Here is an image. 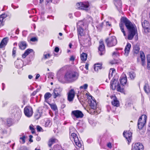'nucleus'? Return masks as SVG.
<instances>
[{"mask_svg":"<svg viewBox=\"0 0 150 150\" xmlns=\"http://www.w3.org/2000/svg\"><path fill=\"white\" fill-rule=\"evenodd\" d=\"M50 141H51L52 143L53 144L55 143V141H56V139L54 138H52L50 139Z\"/></svg>","mask_w":150,"mask_h":150,"instance_id":"obj_50","label":"nucleus"},{"mask_svg":"<svg viewBox=\"0 0 150 150\" xmlns=\"http://www.w3.org/2000/svg\"><path fill=\"white\" fill-rule=\"evenodd\" d=\"M111 98L113 99V100L112 101V104L115 106H118L119 105V102L117 99L116 97L115 96H112Z\"/></svg>","mask_w":150,"mask_h":150,"instance_id":"obj_20","label":"nucleus"},{"mask_svg":"<svg viewBox=\"0 0 150 150\" xmlns=\"http://www.w3.org/2000/svg\"><path fill=\"white\" fill-rule=\"evenodd\" d=\"M106 43L108 47H112L115 45L117 43L116 38L112 36L107 38L105 40Z\"/></svg>","mask_w":150,"mask_h":150,"instance_id":"obj_5","label":"nucleus"},{"mask_svg":"<svg viewBox=\"0 0 150 150\" xmlns=\"http://www.w3.org/2000/svg\"><path fill=\"white\" fill-rule=\"evenodd\" d=\"M71 113L76 118H81L83 116V115L82 112L79 110L73 111Z\"/></svg>","mask_w":150,"mask_h":150,"instance_id":"obj_14","label":"nucleus"},{"mask_svg":"<svg viewBox=\"0 0 150 150\" xmlns=\"http://www.w3.org/2000/svg\"><path fill=\"white\" fill-rule=\"evenodd\" d=\"M29 128H30V129L31 130V131H32V133L33 134L35 133V129H34V128H33V127H32L31 126V125H30L29 126Z\"/></svg>","mask_w":150,"mask_h":150,"instance_id":"obj_47","label":"nucleus"},{"mask_svg":"<svg viewBox=\"0 0 150 150\" xmlns=\"http://www.w3.org/2000/svg\"><path fill=\"white\" fill-rule=\"evenodd\" d=\"M37 39L35 37L32 38L30 40L32 42H35L37 41Z\"/></svg>","mask_w":150,"mask_h":150,"instance_id":"obj_49","label":"nucleus"},{"mask_svg":"<svg viewBox=\"0 0 150 150\" xmlns=\"http://www.w3.org/2000/svg\"><path fill=\"white\" fill-rule=\"evenodd\" d=\"M131 47V45L129 43H128L125 47V55L127 56H128L130 51V49Z\"/></svg>","mask_w":150,"mask_h":150,"instance_id":"obj_21","label":"nucleus"},{"mask_svg":"<svg viewBox=\"0 0 150 150\" xmlns=\"http://www.w3.org/2000/svg\"><path fill=\"white\" fill-rule=\"evenodd\" d=\"M114 73H115V69L113 68L111 69L110 70L109 74V79L111 76L112 77V76L113 74Z\"/></svg>","mask_w":150,"mask_h":150,"instance_id":"obj_34","label":"nucleus"},{"mask_svg":"<svg viewBox=\"0 0 150 150\" xmlns=\"http://www.w3.org/2000/svg\"><path fill=\"white\" fill-rule=\"evenodd\" d=\"M80 57L81 60L83 61H85L87 59V55L86 53H83L81 55Z\"/></svg>","mask_w":150,"mask_h":150,"instance_id":"obj_30","label":"nucleus"},{"mask_svg":"<svg viewBox=\"0 0 150 150\" xmlns=\"http://www.w3.org/2000/svg\"><path fill=\"white\" fill-rule=\"evenodd\" d=\"M51 94L49 92L46 93L44 95V98L45 100H48L51 96Z\"/></svg>","mask_w":150,"mask_h":150,"instance_id":"obj_36","label":"nucleus"},{"mask_svg":"<svg viewBox=\"0 0 150 150\" xmlns=\"http://www.w3.org/2000/svg\"><path fill=\"white\" fill-rule=\"evenodd\" d=\"M48 77L49 78H51L52 79H53V76H54V74L52 73H49L48 74Z\"/></svg>","mask_w":150,"mask_h":150,"instance_id":"obj_45","label":"nucleus"},{"mask_svg":"<svg viewBox=\"0 0 150 150\" xmlns=\"http://www.w3.org/2000/svg\"><path fill=\"white\" fill-rule=\"evenodd\" d=\"M84 25L83 22L82 21H80L77 23L78 28V38L79 39V35L81 36H84L85 34L84 31L82 27Z\"/></svg>","mask_w":150,"mask_h":150,"instance_id":"obj_7","label":"nucleus"},{"mask_svg":"<svg viewBox=\"0 0 150 150\" xmlns=\"http://www.w3.org/2000/svg\"><path fill=\"white\" fill-rule=\"evenodd\" d=\"M7 43V40L6 38H4L2 40L0 44V48H2L5 46Z\"/></svg>","mask_w":150,"mask_h":150,"instance_id":"obj_28","label":"nucleus"},{"mask_svg":"<svg viewBox=\"0 0 150 150\" xmlns=\"http://www.w3.org/2000/svg\"><path fill=\"white\" fill-rule=\"evenodd\" d=\"M88 64H86L85 66V68L87 69L88 70Z\"/></svg>","mask_w":150,"mask_h":150,"instance_id":"obj_58","label":"nucleus"},{"mask_svg":"<svg viewBox=\"0 0 150 150\" xmlns=\"http://www.w3.org/2000/svg\"><path fill=\"white\" fill-rule=\"evenodd\" d=\"M144 89L146 93H149L150 92V85L148 83H146L144 87Z\"/></svg>","mask_w":150,"mask_h":150,"instance_id":"obj_26","label":"nucleus"},{"mask_svg":"<svg viewBox=\"0 0 150 150\" xmlns=\"http://www.w3.org/2000/svg\"><path fill=\"white\" fill-rule=\"evenodd\" d=\"M119 55V53L117 52H114L112 54V56L114 58L117 57Z\"/></svg>","mask_w":150,"mask_h":150,"instance_id":"obj_40","label":"nucleus"},{"mask_svg":"<svg viewBox=\"0 0 150 150\" xmlns=\"http://www.w3.org/2000/svg\"><path fill=\"white\" fill-rule=\"evenodd\" d=\"M140 57L141 59V61L142 62V65L143 66H145L146 65L145 64V57L144 53L141 51L140 52Z\"/></svg>","mask_w":150,"mask_h":150,"instance_id":"obj_18","label":"nucleus"},{"mask_svg":"<svg viewBox=\"0 0 150 150\" xmlns=\"http://www.w3.org/2000/svg\"><path fill=\"white\" fill-rule=\"evenodd\" d=\"M50 55L49 54H45L43 55V57L42 58V59H48L50 57Z\"/></svg>","mask_w":150,"mask_h":150,"instance_id":"obj_41","label":"nucleus"},{"mask_svg":"<svg viewBox=\"0 0 150 150\" xmlns=\"http://www.w3.org/2000/svg\"><path fill=\"white\" fill-rule=\"evenodd\" d=\"M70 138L72 140H74L76 145L78 147V150H83L84 146L81 142H80L77 135L74 133L71 134Z\"/></svg>","mask_w":150,"mask_h":150,"instance_id":"obj_4","label":"nucleus"},{"mask_svg":"<svg viewBox=\"0 0 150 150\" xmlns=\"http://www.w3.org/2000/svg\"><path fill=\"white\" fill-rule=\"evenodd\" d=\"M29 137H30L29 141L30 142H33V140H32L31 139H32V138H33V136L32 135H30L29 136Z\"/></svg>","mask_w":150,"mask_h":150,"instance_id":"obj_57","label":"nucleus"},{"mask_svg":"<svg viewBox=\"0 0 150 150\" xmlns=\"http://www.w3.org/2000/svg\"><path fill=\"white\" fill-rule=\"evenodd\" d=\"M7 17V15L3 14L0 16V27L2 24L3 19Z\"/></svg>","mask_w":150,"mask_h":150,"instance_id":"obj_32","label":"nucleus"},{"mask_svg":"<svg viewBox=\"0 0 150 150\" xmlns=\"http://www.w3.org/2000/svg\"><path fill=\"white\" fill-rule=\"evenodd\" d=\"M89 6V4L87 2L79 3L76 4V6L79 8L86 11L88 10Z\"/></svg>","mask_w":150,"mask_h":150,"instance_id":"obj_8","label":"nucleus"},{"mask_svg":"<svg viewBox=\"0 0 150 150\" xmlns=\"http://www.w3.org/2000/svg\"><path fill=\"white\" fill-rule=\"evenodd\" d=\"M107 146L110 148H111V144L110 143H109L107 144Z\"/></svg>","mask_w":150,"mask_h":150,"instance_id":"obj_56","label":"nucleus"},{"mask_svg":"<svg viewBox=\"0 0 150 150\" xmlns=\"http://www.w3.org/2000/svg\"><path fill=\"white\" fill-rule=\"evenodd\" d=\"M129 75L130 78L132 79H134L135 76V74L133 72H129Z\"/></svg>","mask_w":150,"mask_h":150,"instance_id":"obj_39","label":"nucleus"},{"mask_svg":"<svg viewBox=\"0 0 150 150\" xmlns=\"http://www.w3.org/2000/svg\"><path fill=\"white\" fill-rule=\"evenodd\" d=\"M124 136L127 140L129 143L130 142L132 139V133L130 131H124L123 133Z\"/></svg>","mask_w":150,"mask_h":150,"instance_id":"obj_16","label":"nucleus"},{"mask_svg":"<svg viewBox=\"0 0 150 150\" xmlns=\"http://www.w3.org/2000/svg\"><path fill=\"white\" fill-rule=\"evenodd\" d=\"M33 50L31 49H28L22 55V57L23 58H25L26 56L28 55L30 53L32 52Z\"/></svg>","mask_w":150,"mask_h":150,"instance_id":"obj_25","label":"nucleus"},{"mask_svg":"<svg viewBox=\"0 0 150 150\" xmlns=\"http://www.w3.org/2000/svg\"><path fill=\"white\" fill-rule=\"evenodd\" d=\"M49 104L52 109L54 110H56L57 109V107L56 105L50 104Z\"/></svg>","mask_w":150,"mask_h":150,"instance_id":"obj_38","label":"nucleus"},{"mask_svg":"<svg viewBox=\"0 0 150 150\" xmlns=\"http://www.w3.org/2000/svg\"><path fill=\"white\" fill-rule=\"evenodd\" d=\"M51 125V122L50 120H47L45 124V126L46 127H48L50 126Z\"/></svg>","mask_w":150,"mask_h":150,"instance_id":"obj_42","label":"nucleus"},{"mask_svg":"<svg viewBox=\"0 0 150 150\" xmlns=\"http://www.w3.org/2000/svg\"><path fill=\"white\" fill-rule=\"evenodd\" d=\"M36 127L38 131L41 132L43 131L42 128L40 126H37Z\"/></svg>","mask_w":150,"mask_h":150,"instance_id":"obj_46","label":"nucleus"},{"mask_svg":"<svg viewBox=\"0 0 150 150\" xmlns=\"http://www.w3.org/2000/svg\"><path fill=\"white\" fill-rule=\"evenodd\" d=\"M40 137H38L37 138H36V140L38 141H39V140H40Z\"/></svg>","mask_w":150,"mask_h":150,"instance_id":"obj_64","label":"nucleus"},{"mask_svg":"<svg viewBox=\"0 0 150 150\" xmlns=\"http://www.w3.org/2000/svg\"><path fill=\"white\" fill-rule=\"evenodd\" d=\"M122 20L125 23V25L129 31L128 39L129 40H132L137 32L136 26L134 25L133 24L129 21L125 17H122Z\"/></svg>","mask_w":150,"mask_h":150,"instance_id":"obj_1","label":"nucleus"},{"mask_svg":"<svg viewBox=\"0 0 150 150\" xmlns=\"http://www.w3.org/2000/svg\"><path fill=\"white\" fill-rule=\"evenodd\" d=\"M18 45L21 49L24 50L26 48L27 44L25 42L22 41L18 43Z\"/></svg>","mask_w":150,"mask_h":150,"instance_id":"obj_23","label":"nucleus"},{"mask_svg":"<svg viewBox=\"0 0 150 150\" xmlns=\"http://www.w3.org/2000/svg\"><path fill=\"white\" fill-rule=\"evenodd\" d=\"M101 68V65L100 64H98L95 65L94 69L95 71H98L99 69H100Z\"/></svg>","mask_w":150,"mask_h":150,"instance_id":"obj_33","label":"nucleus"},{"mask_svg":"<svg viewBox=\"0 0 150 150\" xmlns=\"http://www.w3.org/2000/svg\"><path fill=\"white\" fill-rule=\"evenodd\" d=\"M139 51V46L138 45H135L134 47L133 52L134 53L138 54Z\"/></svg>","mask_w":150,"mask_h":150,"instance_id":"obj_31","label":"nucleus"},{"mask_svg":"<svg viewBox=\"0 0 150 150\" xmlns=\"http://www.w3.org/2000/svg\"><path fill=\"white\" fill-rule=\"evenodd\" d=\"M53 144V143H52L51 141H49L48 144L50 147Z\"/></svg>","mask_w":150,"mask_h":150,"instance_id":"obj_55","label":"nucleus"},{"mask_svg":"<svg viewBox=\"0 0 150 150\" xmlns=\"http://www.w3.org/2000/svg\"><path fill=\"white\" fill-rule=\"evenodd\" d=\"M59 49L58 47H55V49H54V51L55 52H59Z\"/></svg>","mask_w":150,"mask_h":150,"instance_id":"obj_53","label":"nucleus"},{"mask_svg":"<svg viewBox=\"0 0 150 150\" xmlns=\"http://www.w3.org/2000/svg\"><path fill=\"white\" fill-rule=\"evenodd\" d=\"M22 63L21 61H19L18 60H17L15 62V65L16 67L17 68H21L22 67Z\"/></svg>","mask_w":150,"mask_h":150,"instance_id":"obj_27","label":"nucleus"},{"mask_svg":"<svg viewBox=\"0 0 150 150\" xmlns=\"http://www.w3.org/2000/svg\"><path fill=\"white\" fill-rule=\"evenodd\" d=\"M46 2H47V3H48L50 2H52L53 1L52 0H46Z\"/></svg>","mask_w":150,"mask_h":150,"instance_id":"obj_61","label":"nucleus"},{"mask_svg":"<svg viewBox=\"0 0 150 150\" xmlns=\"http://www.w3.org/2000/svg\"><path fill=\"white\" fill-rule=\"evenodd\" d=\"M57 0H52V1H53V2H52L53 3H57Z\"/></svg>","mask_w":150,"mask_h":150,"instance_id":"obj_63","label":"nucleus"},{"mask_svg":"<svg viewBox=\"0 0 150 150\" xmlns=\"http://www.w3.org/2000/svg\"><path fill=\"white\" fill-rule=\"evenodd\" d=\"M75 59V57L73 56H71L70 58V60L71 61H74Z\"/></svg>","mask_w":150,"mask_h":150,"instance_id":"obj_51","label":"nucleus"},{"mask_svg":"<svg viewBox=\"0 0 150 150\" xmlns=\"http://www.w3.org/2000/svg\"><path fill=\"white\" fill-rule=\"evenodd\" d=\"M16 47H14L13 50L12 54L13 55H15L16 54Z\"/></svg>","mask_w":150,"mask_h":150,"instance_id":"obj_48","label":"nucleus"},{"mask_svg":"<svg viewBox=\"0 0 150 150\" xmlns=\"http://www.w3.org/2000/svg\"><path fill=\"white\" fill-rule=\"evenodd\" d=\"M90 97L92 99V100H91V103L90 105V106L91 109L94 110L96 108V102L95 101L93 100V98L91 96H90Z\"/></svg>","mask_w":150,"mask_h":150,"instance_id":"obj_22","label":"nucleus"},{"mask_svg":"<svg viewBox=\"0 0 150 150\" xmlns=\"http://www.w3.org/2000/svg\"><path fill=\"white\" fill-rule=\"evenodd\" d=\"M103 22L99 24L98 25H96L97 28L99 30H101L103 28Z\"/></svg>","mask_w":150,"mask_h":150,"instance_id":"obj_37","label":"nucleus"},{"mask_svg":"<svg viewBox=\"0 0 150 150\" xmlns=\"http://www.w3.org/2000/svg\"><path fill=\"white\" fill-rule=\"evenodd\" d=\"M144 146L142 144L140 143H135L132 146V150H143Z\"/></svg>","mask_w":150,"mask_h":150,"instance_id":"obj_13","label":"nucleus"},{"mask_svg":"<svg viewBox=\"0 0 150 150\" xmlns=\"http://www.w3.org/2000/svg\"><path fill=\"white\" fill-rule=\"evenodd\" d=\"M84 44H85L86 46H89L91 45V39L89 38H87L84 40Z\"/></svg>","mask_w":150,"mask_h":150,"instance_id":"obj_29","label":"nucleus"},{"mask_svg":"<svg viewBox=\"0 0 150 150\" xmlns=\"http://www.w3.org/2000/svg\"><path fill=\"white\" fill-rule=\"evenodd\" d=\"M88 86V85L87 84H85L83 86H81L80 87V88L81 89L83 88L84 89H86L87 88Z\"/></svg>","mask_w":150,"mask_h":150,"instance_id":"obj_44","label":"nucleus"},{"mask_svg":"<svg viewBox=\"0 0 150 150\" xmlns=\"http://www.w3.org/2000/svg\"><path fill=\"white\" fill-rule=\"evenodd\" d=\"M7 122L8 124V125L10 126L11 124V122L10 120H8L7 121Z\"/></svg>","mask_w":150,"mask_h":150,"instance_id":"obj_52","label":"nucleus"},{"mask_svg":"<svg viewBox=\"0 0 150 150\" xmlns=\"http://www.w3.org/2000/svg\"><path fill=\"white\" fill-rule=\"evenodd\" d=\"M146 116L145 115H143L139 118L138 123V128L139 129H142L145 125L146 120Z\"/></svg>","mask_w":150,"mask_h":150,"instance_id":"obj_6","label":"nucleus"},{"mask_svg":"<svg viewBox=\"0 0 150 150\" xmlns=\"http://www.w3.org/2000/svg\"><path fill=\"white\" fill-rule=\"evenodd\" d=\"M62 89L60 88H56L53 91V97L56 98L57 97H60L61 95Z\"/></svg>","mask_w":150,"mask_h":150,"instance_id":"obj_11","label":"nucleus"},{"mask_svg":"<svg viewBox=\"0 0 150 150\" xmlns=\"http://www.w3.org/2000/svg\"><path fill=\"white\" fill-rule=\"evenodd\" d=\"M33 78V76L31 75H28V78L30 79H31L32 78Z\"/></svg>","mask_w":150,"mask_h":150,"instance_id":"obj_60","label":"nucleus"},{"mask_svg":"<svg viewBox=\"0 0 150 150\" xmlns=\"http://www.w3.org/2000/svg\"><path fill=\"white\" fill-rule=\"evenodd\" d=\"M124 24H125V23H123V22L122 21V18H121V22L119 24V26L120 27V28L122 32L123 33V35L125 36H126V34L125 31L124 30Z\"/></svg>","mask_w":150,"mask_h":150,"instance_id":"obj_24","label":"nucleus"},{"mask_svg":"<svg viewBox=\"0 0 150 150\" xmlns=\"http://www.w3.org/2000/svg\"><path fill=\"white\" fill-rule=\"evenodd\" d=\"M25 136H23L22 137H21L20 138V140H21V141H20V142L22 143H24L25 142Z\"/></svg>","mask_w":150,"mask_h":150,"instance_id":"obj_43","label":"nucleus"},{"mask_svg":"<svg viewBox=\"0 0 150 150\" xmlns=\"http://www.w3.org/2000/svg\"><path fill=\"white\" fill-rule=\"evenodd\" d=\"M40 75L39 74H37L35 79H38V78L40 77Z\"/></svg>","mask_w":150,"mask_h":150,"instance_id":"obj_59","label":"nucleus"},{"mask_svg":"<svg viewBox=\"0 0 150 150\" xmlns=\"http://www.w3.org/2000/svg\"><path fill=\"white\" fill-rule=\"evenodd\" d=\"M147 67L148 69H150V55L147 56Z\"/></svg>","mask_w":150,"mask_h":150,"instance_id":"obj_35","label":"nucleus"},{"mask_svg":"<svg viewBox=\"0 0 150 150\" xmlns=\"http://www.w3.org/2000/svg\"><path fill=\"white\" fill-rule=\"evenodd\" d=\"M142 25L145 32L147 33L149 32L150 30L149 28V24L148 21L146 20H144V22L142 23Z\"/></svg>","mask_w":150,"mask_h":150,"instance_id":"obj_15","label":"nucleus"},{"mask_svg":"<svg viewBox=\"0 0 150 150\" xmlns=\"http://www.w3.org/2000/svg\"><path fill=\"white\" fill-rule=\"evenodd\" d=\"M99 43L100 45L98 48L99 53L100 55H102L105 52V46L102 40H100Z\"/></svg>","mask_w":150,"mask_h":150,"instance_id":"obj_10","label":"nucleus"},{"mask_svg":"<svg viewBox=\"0 0 150 150\" xmlns=\"http://www.w3.org/2000/svg\"><path fill=\"white\" fill-rule=\"evenodd\" d=\"M115 5L119 12H120L122 5L120 0H114Z\"/></svg>","mask_w":150,"mask_h":150,"instance_id":"obj_17","label":"nucleus"},{"mask_svg":"<svg viewBox=\"0 0 150 150\" xmlns=\"http://www.w3.org/2000/svg\"><path fill=\"white\" fill-rule=\"evenodd\" d=\"M106 25H108L109 26H111V24H110L109 22H106Z\"/></svg>","mask_w":150,"mask_h":150,"instance_id":"obj_62","label":"nucleus"},{"mask_svg":"<svg viewBox=\"0 0 150 150\" xmlns=\"http://www.w3.org/2000/svg\"><path fill=\"white\" fill-rule=\"evenodd\" d=\"M24 111L25 115L28 117H31L33 113L32 108L29 106L26 107L24 109Z\"/></svg>","mask_w":150,"mask_h":150,"instance_id":"obj_9","label":"nucleus"},{"mask_svg":"<svg viewBox=\"0 0 150 150\" xmlns=\"http://www.w3.org/2000/svg\"><path fill=\"white\" fill-rule=\"evenodd\" d=\"M79 74L77 72L74 71H69L67 72L65 74L63 79L61 78L59 79V80L62 83L65 82L71 83L74 81L78 78Z\"/></svg>","mask_w":150,"mask_h":150,"instance_id":"obj_2","label":"nucleus"},{"mask_svg":"<svg viewBox=\"0 0 150 150\" xmlns=\"http://www.w3.org/2000/svg\"><path fill=\"white\" fill-rule=\"evenodd\" d=\"M67 99L69 102L72 101L75 97V92L74 89H71L68 93Z\"/></svg>","mask_w":150,"mask_h":150,"instance_id":"obj_12","label":"nucleus"},{"mask_svg":"<svg viewBox=\"0 0 150 150\" xmlns=\"http://www.w3.org/2000/svg\"><path fill=\"white\" fill-rule=\"evenodd\" d=\"M118 78L117 79L114 78L111 81L110 86V88L112 90H116L120 92H123L124 88L121 86L118 81Z\"/></svg>","mask_w":150,"mask_h":150,"instance_id":"obj_3","label":"nucleus"},{"mask_svg":"<svg viewBox=\"0 0 150 150\" xmlns=\"http://www.w3.org/2000/svg\"><path fill=\"white\" fill-rule=\"evenodd\" d=\"M53 144V143H52L51 141H49L48 144L50 147Z\"/></svg>","mask_w":150,"mask_h":150,"instance_id":"obj_54","label":"nucleus"},{"mask_svg":"<svg viewBox=\"0 0 150 150\" xmlns=\"http://www.w3.org/2000/svg\"><path fill=\"white\" fill-rule=\"evenodd\" d=\"M120 83L121 84L124 86L125 85L127 82V79L126 75L125 74L123 75L120 78Z\"/></svg>","mask_w":150,"mask_h":150,"instance_id":"obj_19","label":"nucleus"}]
</instances>
